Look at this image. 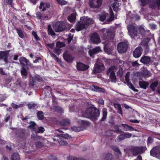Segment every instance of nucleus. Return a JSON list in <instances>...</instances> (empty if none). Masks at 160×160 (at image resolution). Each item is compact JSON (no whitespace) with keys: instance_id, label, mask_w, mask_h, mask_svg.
<instances>
[{"instance_id":"nucleus-1","label":"nucleus","mask_w":160,"mask_h":160,"mask_svg":"<svg viewBox=\"0 0 160 160\" xmlns=\"http://www.w3.org/2000/svg\"><path fill=\"white\" fill-rule=\"evenodd\" d=\"M145 149L143 147L131 146L126 150V152L129 156H135L140 153H143Z\"/></svg>"},{"instance_id":"nucleus-2","label":"nucleus","mask_w":160,"mask_h":160,"mask_svg":"<svg viewBox=\"0 0 160 160\" xmlns=\"http://www.w3.org/2000/svg\"><path fill=\"white\" fill-rule=\"evenodd\" d=\"M100 114V112L97 108L92 107L86 110L84 115L86 118L95 119L99 117Z\"/></svg>"},{"instance_id":"nucleus-3","label":"nucleus","mask_w":160,"mask_h":160,"mask_svg":"<svg viewBox=\"0 0 160 160\" xmlns=\"http://www.w3.org/2000/svg\"><path fill=\"white\" fill-rule=\"evenodd\" d=\"M105 69L104 65L102 62L97 61L94 64L92 72L94 74L100 73L103 71Z\"/></svg>"},{"instance_id":"nucleus-4","label":"nucleus","mask_w":160,"mask_h":160,"mask_svg":"<svg viewBox=\"0 0 160 160\" xmlns=\"http://www.w3.org/2000/svg\"><path fill=\"white\" fill-rule=\"evenodd\" d=\"M53 28L56 32H59L64 30L66 26L63 22L59 21L53 25Z\"/></svg>"},{"instance_id":"nucleus-5","label":"nucleus","mask_w":160,"mask_h":160,"mask_svg":"<svg viewBox=\"0 0 160 160\" xmlns=\"http://www.w3.org/2000/svg\"><path fill=\"white\" fill-rule=\"evenodd\" d=\"M129 34L132 38L138 36V30L136 27L132 24L129 25L127 27Z\"/></svg>"},{"instance_id":"nucleus-6","label":"nucleus","mask_w":160,"mask_h":160,"mask_svg":"<svg viewBox=\"0 0 160 160\" xmlns=\"http://www.w3.org/2000/svg\"><path fill=\"white\" fill-rule=\"evenodd\" d=\"M102 3V0H89V5L91 8L98 9L101 6Z\"/></svg>"},{"instance_id":"nucleus-7","label":"nucleus","mask_w":160,"mask_h":160,"mask_svg":"<svg viewBox=\"0 0 160 160\" xmlns=\"http://www.w3.org/2000/svg\"><path fill=\"white\" fill-rule=\"evenodd\" d=\"M128 46V42H121L118 44V49L119 53H124L127 51Z\"/></svg>"},{"instance_id":"nucleus-8","label":"nucleus","mask_w":160,"mask_h":160,"mask_svg":"<svg viewBox=\"0 0 160 160\" xmlns=\"http://www.w3.org/2000/svg\"><path fill=\"white\" fill-rule=\"evenodd\" d=\"M90 40L92 43L95 44H98L101 42L100 37L96 32L93 33L91 35Z\"/></svg>"},{"instance_id":"nucleus-9","label":"nucleus","mask_w":160,"mask_h":160,"mask_svg":"<svg viewBox=\"0 0 160 160\" xmlns=\"http://www.w3.org/2000/svg\"><path fill=\"white\" fill-rule=\"evenodd\" d=\"M150 155L158 159H160V146L154 147L150 152Z\"/></svg>"},{"instance_id":"nucleus-10","label":"nucleus","mask_w":160,"mask_h":160,"mask_svg":"<svg viewBox=\"0 0 160 160\" xmlns=\"http://www.w3.org/2000/svg\"><path fill=\"white\" fill-rule=\"evenodd\" d=\"M106 32L103 36V38L104 40L108 41L109 42L112 41L113 39V35L111 32L108 31L106 30Z\"/></svg>"},{"instance_id":"nucleus-11","label":"nucleus","mask_w":160,"mask_h":160,"mask_svg":"<svg viewBox=\"0 0 160 160\" xmlns=\"http://www.w3.org/2000/svg\"><path fill=\"white\" fill-rule=\"evenodd\" d=\"M87 28L83 22L82 20L80 19V21L76 23L75 29L77 31H80L82 30Z\"/></svg>"},{"instance_id":"nucleus-12","label":"nucleus","mask_w":160,"mask_h":160,"mask_svg":"<svg viewBox=\"0 0 160 160\" xmlns=\"http://www.w3.org/2000/svg\"><path fill=\"white\" fill-rule=\"evenodd\" d=\"M86 27L87 28L89 25L92 24L93 21L88 17H84L81 18Z\"/></svg>"},{"instance_id":"nucleus-13","label":"nucleus","mask_w":160,"mask_h":160,"mask_svg":"<svg viewBox=\"0 0 160 160\" xmlns=\"http://www.w3.org/2000/svg\"><path fill=\"white\" fill-rule=\"evenodd\" d=\"M142 52V49L141 47L137 48L133 52V55L135 58L140 57Z\"/></svg>"},{"instance_id":"nucleus-14","label":"nucleus","mask_w":160,"mask_h":160,"mask_svg":"<svg viewBox=\"0 0 160 160\" xmlns=\"http://www.w3.org/2000/svg\"><path fill=\"white\" fill-rule=\"evenodd\" d=\"M89 68L87 65L81 62L78 63L77 64V68L79 71H84L88 69Z\"/></svg>"},{"instance_id":"nucleus-15","label":"nucleus","mask_w":160,"mask_h":160,"mask_svg":"<svg viewBox=\"0 0 160 160\" xmlns=\"http://www.w3.org/2000/svg\"><path fill=\"white\" fill-rule=\"evenodd\" d=\"M63 57L64 59L68 62H71L73 60L72 56L69 54L67 51L63 54Z\"/></svg>"},{"instance_id":"nucleus-16","label":"nucleus","mask_w":160,"mask_h":160,"mask_svg":"<svg viewBox=\"0 0 160 160\" xmlns=\"http://www.w3.org/2000/svg\"><path fill=\"white\" fill-rule=\"evenodd\" d=\"M20 63L22 67H24L30 63L29 61L23 57H20L19 59Z\"/></svg>"},{"instance_id":"nucleus-17","label":"nucleus","mask_w":160,"mask_h":160,"mask_svg":"<svg viewBox=\"0 0 160 160\" xmlns=\"http://www.w3.org/2000/svg\"><path fill=\"white\" fill-rule=\"evenodd\" d=\"M100 50L101 49L99 47H97L92 49L89 50L88 52L90 56L93 57L95 54L99 52Z\"/></svg>"},{"instance_id":"nucleus-18","label":"nucleus","mask_w":160,"mask_h":160,"mask_svg":"<svg viewBox=\"0 0 160 160\" xmlns=\"http://www.w3.org/2000/svg\"><path fill=\"white\" fill-rule=\"evenodd\" d=\"M8 52L5 51L2 52L0 54V58L4 59V62L7 63L8 62Z\"/></svg>"},{"instance_id":"nucleus-19","label":"nucleus","mask_w":160,"mask_h":160,"mask_svg":"<svg viewBox=\"0 0 160 160\" xmlns=\"http://www.w3.org/2000/svg\"><path fill=\"white\" fill-rule=\"evenodd\" d=\"M26 131L24 129L21 128L18 130L17 132L19 136L22 138L25 136L26 134H27V135L29 134V133H27Z\"/></svg>"},{"instance_id":"nucleus-20","label":"nucleus","mask_w":160,"mask_h":160,"mask_svg":"<svg viewBox=\"0 0 160 160\" xmlns=\"http://www.w3.org/2000/svg\"><path fill=\"white\" fill-rule=\"evenodd\" d=\"M50 5L49 3L47 2L45 3L43 2H41L40 3V6L39 8L41 9L43 8L42 11H44L46 10V8L45 7L47 8H49L50 7Z\"/></svg>"},{"instance_id":"nucleus-21","label":"nucleus","mask_w":160,"mask_h":160,"mask_svg":"<svg viewBox=\"0 0 160 160\" xmlns=\"http://www.w3.org/2000/svg\"><path fill=\"white\" fill-rule=\"evenodd\" d=\"M140 61L144 64H148L150 62L151 59L148 56H144L141 58Z\"/></svg>"},{"instance_id":"nucleus-22","label":"nucleus","mask_w":160,"mask_h":160,"mask_svg":"<svg viewBox=\"0 0 160 160\" xmlns=\"http://www.w3.org/2000/svg\"><path fill=\"white\" fill-rule=\"evenodd\" d=\"M120 1H115L112 4V7L114 11L115 12H117L118 8L121 4Z\"/></svg>"},{"instance_id":"nucleus-23","label":"nucleus","mask_w":160,"mask_h":160,"mask_svg":"<svg viewBox=\"0 0 160 160\" xmlns=\"http://www.w3.org/2000/svg\"><path fill=\"white\" fill-rule=\"evenodd\" d=\"M139 84L140 88L144 89H146L149 85L148 83L144 81H139Z\"/></svg>"},{"instance_id":"nucleus-24","label":"nucleus","mask_w":160,"mask_h":160,"mask_svg":"<svg viewBox=\"0 0 160 160\" xmlns=\"http://www.w3.org/2000/svg\"><path fill=\"white\" fill-rule=\"evenodd\" d=\"M71 129L75 132H79L83 130V128L82 126H74L71 127Z\"/></svg>"},{"instance_id":"nucleus-25","label":"nucleus","mask_w":160,"mask_h":160,"mask_svg":"<svg viewBox=\"0 0 160 160\" xmlns=\"http://www.w3.org/2000/svg\"><path fill=\"white\" fill-rule=\"evenodd\" d=\"M70 123V120L67 118L64 119L61 121L60 124L61 126H67Z\"/></svg>"},{"instance_id":"nucleus-26","label":"nucleus","mask_w":160,"mask_h":160,"mask_svg":"<svg viewBox=\"0 0 160 160\" xmlns=\"http://www.w3.org/2000/svg\"><path fill=\"white\" fill-rule=\"evenodd\" d=\"M116 70V67L114 66H113L109 68L108 70L107 71V73L108 74H109V73L110 74L115 73Z\"/></svg>"},{"instance_id":"nucleus-27","label":"nucleus","mask_w":160,"mask_h":160,"mask_svg":"<svg viewBox=\"0 0 160 160\" xmlns=\"http://www.w3.org/2000/svg\"><path fill=\"white\" fill-rule=\"evenodd\" d=\"M149 2V7L152 9H155L157 6L156 1V0H150Z\"/></svg>"},{"instance_id":"nucleus-28","label":"nucleus","mask_w":160,"mask_h":160,"mask_svg":"<svg viewBox=\"0 0 160 160\" xmlns=\"http://www.w3.org/2000/svg\"><path fill=\"white\" fill-rule=\"evenodd\" d=\"M102 117L101 119L100 120V121H104L106 119L107 115V110L106 109L104 108L102 110Z\"/></svg>"},{"instance_id":"nucleus-29","label":"nucleus","mask_w":160,"mask_h":160,"mask_svg":"<svg viewBox=\"0 0 160 160\" xmlns=\"http://www.w3.org/2000/svg\"><path fill=\"white\" fill-rule=\"evenodd\" d=\"M110 17L109 19L106 21V23H108L109 22L112 21L114 19V15L112 9L110 8Z\"/></svg>"},{"instance_id":"nucleus-30","label":"nucleus","mask_w":160,"mask_h":160,"mask_svg":"<svg viewBox=\"0 0 160 160\" xmlns=\"http://www.w3.org/2000/svg\"><path fill=\"white\" fill-rule=\"evenodd\" d=\"M11 160H20L19 154L17 153H13L11 156Z\"/></svg>"},{"instance_id":"nucleus-31","label":"nucleus","mask_w":160,"mask_h":160,"mask_svg":"<svg viewBox=\"0 0 160 160\" xmlns=\"http://www.w3.org/2000/svg\"><path fill=\"white\" fill-rule=\"evenodd\" d=\"M48 34L49 35H50L52 36H54L56 35L55 33L52 30L51 26L50 25H49L48 26Z\"/></svg>"},{"instance_id":"nucleus-32","label":"nucleus","mask_w":160,"mask_h":160,"mask_svg":"<svg viewBox=\"0 0 160 160\" xmlns=\"http://www.w3.org/2000/svg\"><path fill=\"white\" fill-rule=\"evenodd\" d=\"M38 118L39 120H43L44 118L43 113L42 111H39L37 113Z\"/></svg>"},{"instance_id":"nucleus-33","label":"nucleus","mask_w":160,"mask_h":160,"mask_svg":"<svg viewBox=\"0 0 160 160\" xmlns=\"http://www.w3.org/2000/svg\"><path fill=\"white\" fill-rule=\"evenodd\" d=\"M59 139H58V141L61 145H64L67 144V142L63 139L62 138L58 137Z\"/></svg>"},{"instance_id":"nucleus-34","label":"nucleus","mask_w":160,"mask_h":160,"mask_svg":"<svg viewBox=\"0 0 160 160\" xmlns=\"http://www.w3.org/2000/svg\"><path fill=\"white\" fill-rule=\"evenodd\" d=\"M15 29L16 30L19 36L21 38H23L24 37V35L21 29L19 28H16Z\"/></svg>"},{"instance_id":"nucleus-35","label":"nucleus","mask_w":160,"mask_h":160,"mask_svg":"<svg viewBox=\"0 0 160 160\" xmlns=\"http://www.w3.org/2000/svg\"><path fill=\"white\" fill-rule=\"evenodd\" d=\"M158 84V81H156L153 82H152L150 85V87L152 90L153 91H155V88L157 86Z\"/></svg>"},{"instance_id":"nucleus-36","label":"nucleus","mask_w":160,"mask_h":160,"mask_svg":"<svg viewBox=\"0 0 160 160\" xmlns=\"http://www.w3.org/2000/svg\"><path fill=\"white\" fill-rule=\"evenodd\" d=\"M120 126L119 125H115L114 126L113 128L114 130V132H123L121 129H120Z\"/></svg>"},{"instance_id":"nucleus-37","label":"nucleus","mask_w":160,"mask_h":160,"mask_svg":"<svg viewBox=\"0 0 160 160\" xmlns=\"http://www.w3.org/2000/svg\"><path fill=\"white\" fill-rule=\"evenodd\" d=\"M36 124L33 121H31L30 122V125L28 126V127L30 128L31 129H32V130L36 131Z\"/></svg>"},{"instance_id":"nucleus-38","label":"nucleus","mask_w":160,"mask_h":160,"mask_svg":"<svg viewBox=\"0 0 160 160\" xmlns=\"http://www.w3.org/2000/svg\"><path fill=\"white\" fill-rule=\"evenodd\" d=\"M127 84L128 85L129 87L134 92H138V90L135 89L132 84L130 82H127Z\"/></svg>"},{"instance_id":"nucleus-39","label":"nucleus","mask_w":160,"mask_h":160,"mask_svg":"<svg viewBox=\"0 0 160 160\" xmlns=\"http://www.w3.org/2000/svg\"><path fill=\"white\" fill-rule=\"evenodd\" d=\"M76 18V16L72 14L68 17V19L70 22H72L75 21Z\"/></svg>"},{"instance_id":"nucleus-40","label":"nucleus","mask_w":160,"mask_h":160,"mask_svg":"<svg viewBox=\"0 0 160 160\" xmlns=\"http://www.w3.org/2000/svg\"><path fill=\"white\" fill-rule=\"evenodd\" d=\"M22 67L21 71V73L22 76L25 77V78H26L27 75V72L24 67Z\"/></svg>"},{"instance_id":"nucleus-41","label":"nucleus","mask_w":160,"mask_h":160,"mask_svg":"<svg viewBox=\"0 0 160 160\" xmlns=\"http://www.w3.org/2000/svg\"><path fill=\"white\" fill-rule=\"evenodd\" d=\"M125 139L124 135L123 133H122L119 135L117 138L116 140L118 142L123 140Z\"/></svg>"},{"instance_id":"nucleus-42","label":"nucleus","mask_w":160,"mask_h":160,"mask_svg":"<svg viewBox=\"0 0 160 160\" xmlns=\"http://www.w3.org/2000/svg\"><path fill=\"white\" fill-rule=\"evenodd\" d=\"M140 1L141 5L142 7L146 6L150 1V0H139Z\"/></svg>"},{"instance_id":"nucleus-43","label":"nucleus","mask_w":160,"mask_h":160,"mask_svg":"<svg viewBox=\"0 0 160 160\" xmlns=\"http://www.w3.org/2000/svg\"><path fill=\"white\" fill-rule=\"evenodd\" d=\"M94 90L96 91H98L99 92H103L105 91V90L104 88H100L97 86H94Z\"/></svg>"},{"instance_id":"nucleus-44","label":"nucleus","mask_w":160,"mask_h":160,"mask_svg":"<svg viewBox=\"0 0 160 160\" xmlns=\"http://www.w3.org/2000/svg\"><path fill=\"white\" fill-rule=\"evenodd\" d=\"M138 29L139 31V32L142 35H144L146 32V31L145 30L144 28L142 26H140L138 28Z\"/></svg>"},{"instance_id":"nucleus-45","label":"nucleus","mask_w":160,"mask_h":160,"mask_svg":"<svg viewBox=\"0 0 160 160\" xmlns=\"http://www.w3.org/2000/svg\"><path fill=\"white\" fill-rule=\"evenodd\" d=\"M110 77L111 79L112 82H116L117 79L115 75V73L113 74H110Z\"/></svg>"},{"instance_id":"nucleus-46","label":"nucleus","mask_w":160,"mask_h":160,"mask_svg":"<svg viewBox=\"0 0 160 160\" xmlns=\"http://www.w3.org/2000/svg\"><path fill=\"white\" fill-rule=\"evenodd\" d=\"M35 146L37 148H41L44 146L43 144L39 142H37L35 143Z\"/></svg>"},{"instance_id":"nucleus-47","label":"nucleus","mask_w":160,"mask_h":160,"mask_svg":"<svg viewBox=\"0 0 160 160\" xmlns=\"http://www.w3.org/2000/svg\"><path fill=\"white\" fill-rule=\"evenodd\" d=\"M57 47L60 48L65 46V44L63 42H58L56 43Z\"/></svg>"},{"instance_id":"nucleus-48","label":"nucleus","mask_w":160,"mask_h":160,"mask_svg":"<svg viewBox=\"0 0 160 160\" xmlns=\"http://www.w3.org/2000/svg\"><path fill=\"white\" fill-rule=\"evenodd\" d=\"M141 45L142 46L144 47L146 50L148 49V43L147 42L143 41L141 42Z\"/></svg>"},{"instance_id":"nucleus-49","label":"nucleus","mask_w":160,"mask_h":160,"mask_svg":"<svg viewBox=\"0 0 160 160\" xmlns=\"http://www.w3.org/2000/svg\"><path fill=\"white\" fill-rule=\"evenodd\" d=\"M99 17L100 21L103 22L104 21L106 18V14L104 13L102 15H99Z\"/></svg>"},{"instance_id":"nucleus-50","label":"nucleus","mask_w":160,"mask_h":160,"mask_svg":"<svg viewBox=\"0 0 160 160\" xmlns=\"http://www.w3.org/2000/svg\"><path fill=\"white\" fill-rule=\"evenodd\" d=\"M111 148L115 151L116 152H117V153H118L119 154L121 155L122 154V153L120 151L119 149L117 148V147L112 146H111Z\"/></svg>"},{"instance_id":"nucleus-51","label":"nucleus","mask_w":160,"mask_h":160,"mask_svg":"<svg viewBox=\"0 0 160 160\" xmlns=\"http://www.w3.org/2000/svg\"><path fill=\"white\" fill-rule=\"evenodd\" d=\"M53 109L55 111L58 112H62L63 111L62 108L58 106H54Z\"/></svg>"},{"instance_id":"nucleus-52","label":"nucleus","mask_w":160,"mask_h":160,"mask_svg":"<svg viewBox=\"0 0 160 160\" xmlns=\"http://www.w3.org/2000/svg\"><path fill=\"white\" fill-rule=\"evenodd\" d=\"M60 137L61 138H64L66 139H68L69 137V135L68 134H58L57 137Z\"/></svg>"},{"instance_id":"nucleus-53","label":"nucleus","mask_w":160,"mask_h":160,"mask_svg":"<svg viewBox=\"0 0 160 160\" xmlns=\"http://www.w3.org/2000/svg\"><path fill=\"white\" fill-rule=\"evenodd\" d=\"M53 52L55 54L59 55L61 52V49L57 47L54 48Z\"/></svg>"},{"instance_id":"nucleus-54","label":"nucleus","mask_w":160,"mask_h":160,"mask_svg":"<svg viewBox=\"0 0 160 160\" xmlns=\"http://www.w3.org/2000/svg\"><path fill=\"white\" fill-rule=\"evenodd\" d=\"M36 106V104L33 103H29L28 105V108L29 109H31L34 108Z\"/></svg>"},{"instance_id":"nucleus-55","label":"nucleus","mask_w":160,"mask_h":160,"mask_svg":"<svg viewBox=\"0 0 160 160\" xmlns=\"http://www.w3.org/2000/svg\"><path fill=\"white\" fill-rule=\"evenodd\" d=\"M23 104H20L18 105H17L15 104H14V103H12L11 104V105L12 107L13 108H15V109H18L19 107L20 108V107H21L23 106Z\"/></svg>"},{"instance_id":"nucleus-56","label":"nucleus","mask_w":160,"mask_h":160,"mask_svg":"<svg viewBox=\"0 0 160 160\" xmlns=\"http://www.w3.org/2000/svg\"><path fill=\"white\" fill-rule=\"evenodd\" d=\"M112 155L110 153H109L106 155L104 158V160H112Z\"/></svg>"},{"instance_id":"nucleus-57","label":"nucleus","mask_w":160,"mask_h":160,"mask_svg":"<svg viewBox=\"0 0 160 160\" xmlns=\"http://www.w3.org/2000/svg\"><path fill=\"white\" fill-rule=\"evenodd\" d=\"M44 131V128L43 127H38V130L37 131L36 129V131H35L36 133H42Z\"/></svg>"},{"instance_id":"nucleus-58","label":"nucleus","mask_w":160,"mask_h":160,"mask_svg":"<svg viewBox=\"0 0 160 160\" xmlns=\"http://www.w3.org/2000/svg\"><path fill=\"white\" fill-rule=\"evenodd\" d=\"M59 4L62 5L67 4V2L64 0H58L57 1Z\"/></svg>"},{"instance_id":"nucleus-59","label":"nucleus","mask_w":160,"mask_h":160,"mask_svg":"<svg viewBox=\"0 0 160 160\" xmlns=\"http://www.w3.org/2000/svg\"><path fill=\"white\" fill-rule=\"evenodd\" d=\"M68 160H86L84 159L80 158H77L74 157H70L67 158Z\"/></svg>"},{"instance_id":"nucleus-60","label":"nucleus","mask_w":160,"mask_h":160,"mask_svg":"<svg viewBox=\"0 0 160 160\" xmlns=\"http://www.w3.org/2000/svg\"><path fill=\"white\" fill-rule=\"evenodd\" d=\"M73 38V35H72L71 33H69L68 36V37L67 39L68 43H69Z\"/></svg>"},{"instance_id":"nucleus-61","label":"nucleus","mask_w":160,"mask_h":160,"mask_svg":"<svg viewBox=\"0 0 160 160\" xmlns=\"http://www.w3.org/2000/svg\"><path fill=\"white\" fill-rule=\"evenodd\" d=\"M55 44L54 43H48L46 44V47L47 48H50L51 49H53L54 46Z\"/></svg>"},{"instance_id":"nucleus-62","label":"nucleus","mask_w":160,"mask_h":160,"mask_svg":"<svg viewBox=\"0 0 160 160\" xmlns=\"http://www.w3.org/2000/svg\"><path fill=\"white\" fill-rule=\"evenodd\" d=\"M130 76V72H127L125 76V80L126 82H130L129 79Z\"/></svg>"},{"instance_id":"nucleus-63","label":"nucleus","mask_w":160,"mask_h":160,"mask_svg":"<svg viewBox=\"0 0 160 160\" xmlns=\"http://www.w3.org/2000/svg\"><path fill=\"white\" fill-rule=\"evenodd\" d=\"M34 79L36 81L41 82L42 81V78L39 76H36Z\"/></svg>"},{"instance_id":"nucleus-64","label":"nucleus","mask_w":160,"mask_h":160,"mask_svg":"<svg viewBox=\"0 0 160 160\" xmlns=\"http://www.w3.org/2000/svg\"><path fill=\"white\" fill-rule=\"evenodd\" d=\"M12 76H7L6 78L5 81L7 83H9L12 81Z\"/></svg>"}]
</instances>
